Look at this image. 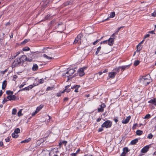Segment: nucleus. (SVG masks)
<instances>
[{"label": "nucleus", "mask_w": 156, "mask_h": 156, "mask_svg": "<svg viewBox=\"0 0 156 156\" xmlns=\"http://www.w3.org/2000/svg\"><path fill=\"white\" fill-rule=\"evenodd\" d=\"M120 69V68H119V66L118 68H116L115 69H114V70L115 71L114 72H116L117 73H119V70Z\"/></svg>", "instance_id": "f704fd0d"}, {"label": "nucleus", "mask_w": 156, "mask_h": 156, "mask_svg": "<svg viewBox=\"0 0 156 156\" xmlns=\"http://www.w3.org/2000/svg\"><path fill=\"white\" fill-rule=\"evenodd\" d=\"M117 73L116 72H111L109 73L108 76L110 78H113L115 76L116 74Z\"/></svg>", "instance_id": "4468645a"}, {"label": "nucleus", "mask_w": 156, "mask_h": 156, "mask_svg": "<svg viewBox=\"0 0 156 156\" xmlns=\"http://www.w3.org/2000/svg\"><path fill=\"white\" fill-rule=\"evenodd\" d=\"M108 70L107 69H106L102 71H101L100 72H99L98 73H97L96 74L97 75L98 74L100 76L103 73H107L108 72Z\"/></svg>", "instance_id": "412c9836"}, {"label": "nucleus", "mask_w": 156, "mask_h": 156, "mask_svg": "<svg viewBox=\"0 0 156 156\" xmlns=\"http://www.w3.org/2000/svg\"><path fill=\"white\" fill-rule=\"evenodd\" d=\"M103 129L102 128H100L99 129L98 131V132H101V131H103Z\"/></svg>", "instance_id": "13d9d810"}, {"label": "nucleus", "mask_w": 156, "mask_h": 156, "mask_svg": "<svg viewBox=\"0 0 156 156\" xmlns=\"http://www.w3.org/2000/svg\"><path fill=\"white\" fill-rule=\"evenodd\" d=\"M30 138H28V139L27 140H24L23 141H22L21 142V143H28L29 142L30 140Z\"/></svg>", "instance_id": "cd10ccee"}, {"label": "nucleus", "mask_w": 156, "mask_h": 156, "mask_svg": "<svg viewBox=\"0 0 156 156\" xmlns=\"http://www.w3.org/2000/svg\"><path fill=\"white\" fill-rule=\"evenodd\" d=\"M17 76L16 75H14L13 76V80H15V79H16L17 78Z\"/></svg>", "instance_id": "e2e57ef3"}, {"label": "nucleus", "mask_w": 156, "mask_h": 156, "mask_svg": "<svg viewBox=\"0 0 156 156\" xmlns=\"http://www.w3.org/2000/svg\"><path fill=\"white\" fill-rule=\"evenodd\" d=\"M130 118L131 116H129L127 117L126 119H123L122 120V122L123 124H126L129 122Z\"/></svg>", "instance_id": "9b49d317"}, {"label": "nucleus", "mask_w": 156, "mask_h": 156, "mask_svg": "<svg viewBox=\"0 0 156 156\" xmlns=\"http://www.w3.org/2000/svg\"><path fill=\"white\" fill-rule=\"evenodd\" d=\"M86 68V67H84L81 68L79 69L78 72L80 76H82L85 74L84 71Z\"/></svg>", "instance_id": "423d86ee"}, {"label": "nucleus", "mask_w": 156, "mask_h": 156, "mask_svg": "<svg viewBox=\"0 0 156 156\" xmlns=\"http://www.w3.org/2000/svg\"><path fill=\"white\" fill-rule=\"evenodd\" d=\"M101 48V47L100 46L97 49V51L96 52V54L97 55L98 53V52L100 51V50Z\"/></svg>", "instance_id": "c9c22d12"}, {"label": "nucleus", "mask_w": 156, "mask_h": 156, "mask_svg": "<svg viewBox=\"0 0 156 156\" xmlns=\"http://www.w3.org/2000/svg\"><path fill=\"white\" fill-rule=\"evenodd\" d=\"M108 44V41L107 40L105 41H102L101 43V44Z\"/></svg>", "instance_id": "c03bdc74"}, {"label": "nucleus", "mask_w": 156, "mask_h": 156, "mask_svg": "<svg viewBox=\"0 0 156 156\" xmlns=\"http://www.w3.org/2000/svg\"><path fill=\"white\" fill-rule=\"evenodd\" d=\"M44 80L43 79H40L39 81L40 83H42L44 82Z\"/></svg>", "instance_id": "a18cd8bd"}, {"label": "nucleus", "mask_w": 156, "mask_h": 156, "mask_svg": "<svg viewBox=\"0 0 156 156\" xmlns=\"http://www.w3.org/2000/svg\"><path fill=\"white\" fill-rule=\"evenodd\" d=\"M19 65H21L17 58L15 59L12 62V68L15 67Z\"/></svg>", "instance_id": "39448f33"}, {"label": "nucleus", "mask_w": 156, "mask_h": 156, "mask_svg": "<svg viewBox=\"0 0 156 156\" xmlns=\"http://www.w3.org/2000/svg\"><path fill=\"white\" fill-rule=\"evenodd\" d=\"M101 118H98L97 119V122H100V121H101Z\"/></svg>", "instance_id": "338daca9"}, {"label": "nucleus", "mask_w": 156, "mask_h": 156, "mask_svg": "<svg viewBox=\"0 0 156 156\" xmlns=\"http://www.w3.org/2000/svg\"><path fill=\"white\" fill-rule=\"evenodd\" d=\"M20 53V51H18L16 52V54L15 55H13L12 56V58L13 59L14 58H15L17 55H18Z\"/></svg>", "instance_id": "4c0bfd02"}, {"label": "nucleus", "mask_w": 156, "mask_h": 156, "mask_svg": "<svg viewBox=\"0 0 156 156\" xmlns=\"http://www.w3.org/2000/svg\"><path fill=\"white\" fill-rule=\"evenodd\" d=\"M137 126V124L136 123V124H134L133 127V129H134L136 128V126Z\"/></svg>", "instance_id": "603ef678"}, {"label": "nucleus", "mask_w": 156, "mask_h": 156, "mask_svg": "<svg viewBox=\"0 0 156 156\" xmlns=\"http://www.w3.org/2000/svg\"><path fill=\"white\" fill-rule=\"evenodd\" d=\"M13 92L12 91H10V101L15 100L16 99V97L14 95H12Z\"/></svg>", "instance_id": "dca6fc26"}, {"label": "nucleus", "mask_w": 156, "mask_h": 156, "mask_svg": "<svg viewBox=\"0 0 156 156\" xmlns=\"http://www.w3.org/2000/svg\"><path fill=\"white\" fill-rule=\"evenodd\" d=\"M20 130L19 128H17L16 129L13 133L18 134V133H20Z\"/></svg>", "instance_id": "a878e982"}, {"label": "nucleus", "mask_w": 156, "mask_h": 156, "mask_svg": "<svg viewBox=\"0 0 156 156\" xmlns=\"http://www.w3.org/2000/svg\"><path fill=\"white\" fill-rule=\"evenodd\" d=\"M149 36H150V35L149 34H147L145 36L144 38H147V37H149Z\"/></svg>", "instance_id": "4d7b16f0"}, {"label": "nucleus", "mask_w": 156, "mask_h": 156, "mask_svg": "<svg viewBox=\"0 0 156 156\" xmlns=\"http://www.w3.org/2000/svg\"><path fill=\"white\" fill-rule=\"evenodd\" d=\"M151 78L150 75H147L146 76H143L140 80L144 82L145 84L147 85L151 82Z\"/></svg>", "instance_id": "f257e3e1"}, {"label": "nucleus", "mask_w": 156, "mask_h": 156, "mask_svg": "<svg viewBox=\"0 0 156 156\" xmlns=\"http://www.w3.org/2000/svg\"><path fill=\"white\" fill-rule=\"evenodd\" d=\"M8 101H9V100H8L6 98H4L2 101V103L3 104H4L5 102H7Z\"/></svg>", "instance_id": "79ce46f5"}, {"label": "nucleus", "mask_w": 156, "mask_h": 156, "mask_svg": "<svg viewBox=\"0 0 156 156\" xmlns=\"http://www.w3.org/2000/svg\"><path fill=\"white\" fill-rule=\"evenodd\" d=\"M151 16H153V17L156 16V12H154L152 14Z\"/></svg>", "instance_id": "de8ad7c7"}, {"label": "nucleus", "mask_w": 156, "mask_h": 156, "mask_svg": "<svg viewBox=\"0 0 156 156\" xmlns=\"http://www.w3.org/2000/svg\"><path fill=\"white\" fill-rule=\"evenodd\" d=\"M80 87V86H77V87H76L75 88V90H74V91L76 92H78V88Z\"/></svg>", "instance_id": "ea45409f"}, {"label": "nucleus", "mask_w": 156, "mask_h": 156, "mask_svg": "<svg viewBox=\"0 0 156 156\" xmlns=\"http://www.w3.org/2000/svg\"><path fill=\"white\" fill-rule=\"evenodd\" d=\"M35 85H31L28 86V87L29 88V89H30L32 88Z\"/></svg>", "instance_id": "49530a36"}, {"label": "nucleus", "mask_w": 156, "mask_h": 156, "mask_svg": "<svg viewBox=\"0 0 156 156\" xmlns=\"http://www.w3.org/2000/svg\"><path fill=\"white\" fill-rule=\"evenodd\" d=\"M38 67L37 65L36 64H34L32 68V69L34 71L37 70L38 69Z\"/></svg>", "instance_id": "f3484780"}, {"label": "nucleus", "mask_w": 156, "mask_h": 156, "mask_svg": "<svg viewBox=\"0 0 156 156\" xmlns=\"http://www.w3.org/2000/svg\"><path fill=\"white\" fill-rule=\"evenodd\" d=\"M22 109H20V110L17 113L18 116L20 117L23 115V114L22 113Z\"/></svg>", "instance_id": "2f4dec72"}, {"label": "nucleus", "mask_w": 156, "mask_h": 156, "mask_svg": "<svg viewBox=\"0 0 156 156\" xmlns=\"http://www.w3.org/2000/svg\"><path fill=\"white\" fill-rule=\"evenodd\" d=\"M7 85V81L6 80H4L2 83V89H4L6 87Z\"/></svg>", "instance_id": "aec40b11"}, {"label": "nucleus", "mask_w": 156, "mask_h": 156, "mask_svg": "<svg viewBox=\"0 0 156 156\" xmlns=\"http://www.w3.org/2000/svg\"><path fill=\"white\" fill-rule=\"evenodd\" d=\"M129 65L125 66H119V68H120V69H121V70L122 71V72L125 69L129 68Z\"/></svg>", "instance_id": "2eb2a0df"}, {"label": "nucleus", "mask_w": 156, "mask_h": 156, "mask_svg": "<svg viewBox=\"0 0 156 156\" xmlns=\"http://www.w3.org/2000/svg\"><path fill=\"white\" fill-rule=\"evenodd\" d=\"M101 108H98V112H103L104 111V108L106 107V105L104 103H102L100 105Z\"/></svg>", "instance_id": "1a4fd4ad"}, {"label": "nucleus", "mask_w": 156, "mask_h": 156, "mask_svg": "<svg viewBox=\"0 0 156 156\" xmlns=\"http://www.w3.org/2000/svg\"><path fill=\"white\" fill-rule=\"evenodd\" d=\"M6 93L8 95H10V90L6 91Z\"/></svg>", "instance_id": "774afa93"}, {"label": "nucleus", "mask_w": 156, "mask_h": 156, "mask_svg": "<svg viewBox=\"0 0 156 156\" xmlns=\"http://www.w3.org/2000/svg\"><path fill=\"white\" fill-rule=\"evenodd\" d=\"M114 38H110L107 40L108 44L110 46H112L114 42Z\"/></svg>", "instance_id": "9d476101"}, {"label": "nucleus", "mask_w": 156, "mask_h": 156, "mask_svg": "<svg viewBox=\"0 0 156 156\" xmlns=\"http://www.w3.org/2000/svg\"><path fill=\"white\" fill-rule=\"evenodd\" d=\"M28 41L26 39L22 43V44H25V43H27L28 42Z\"/></svg>", "instance_id": "8fccbe9b"}, {"label": "nucleus", "mask_w": 156, "mask_h": 156, "mask_svg": "<svg viewBox=\"0 0 156 156\" xmlns=\"http://www.w3.org/2000/svg\"><path fill=\"white\" fill-rule=\"evenodd\" d=\"M17 112V110L15 108H14L12 109V114L13 115H15L16 114Z\"/></svg>", "instance_id": "c756f323"}, {"label": "nucleus", "mask_w": 156, "mask_h": 156, "mask_svg": "<svg viewBox=\"0 0 156 156\" xmlns=\"http://www.w3.org/2000/svg\"><path fill=\"white\" fill-rule=\"evenodd\" d=\"M21 65H23L25 61L27 60V58L25 55H22L21 57L17 58Z\"/></svg>", "instance_id": "20e7f679"}, {"label": "nucleus", "mask_w": 156, "mask_h": 156, "mask_svg": "<svg viewBox=\"0 0 156 156\" xmlns=\"http://www.w3.org/2000/svg\"><path fill=\"white\" fill-rule=\"evenodd\" d=\"M29 88L28 87H26L25 88H24L22 89V90H29Z\"/></svg>", "instance_id": "37998d69"}, {"label": "nucleus", "mask_w": 156, "mask_h": 156, "mask_svg": "<svg viewBox=\"0 0 156 156\" xmlns=\"http://www.w3.org/2000/svg\"><path fill=\"white\" fill-rule=\"evenodd\" d=\"M3 145V142L2 141L0 142V146H2Z\"/></svg>", "instance_id": "69168bd1"}, {"label": "nucleus", "mask_w": 156, "mask_h": 156, "mask_svg": "<svg viewBox=\"0 0 156 156\" xmlns=\"http://www.w3.org/2000/svg\"><path fill=\"white\" fill-rule=\"evenodd\" d=\"M30 48L29 47H27L23 49V50L24 51H28L29 50Z\"/></svg>", "instance_id": "58836bf2"}, {"label": "nucleus", "mask_w": 156, "mask_h": 156, "mask_svg": "<svg viewBox=\"0 0 156 156\" xmlns=\"http://www.w3.org/2000/svg\"><path fill=\"white\" fill-rule=\"evenodd\" d=\"M148 102L156 105V99H151L148 101Z\"/></svg>", "instance_id": "6ab92c4d"}, {"label": "nucleus", "mask_w": 156, "mask_h": 156, "mask_svg": "<svg viewBox=\"0 0 156 156\" xmlns=\"http://www.w3.org/2000/svg\"><path fill=\"white\" fill-rule=\"evenodd\" d=\"M67 142L66 141H63L62 142V144H64L65 145L66 144Z\"/></svg>", "instance_id": "3c124183"}, {"label": "nucleus", "mask_w": 156, "mask_h": 156, "mask_svg": "<svg viewBox=\"0 0 156 156\" xmlns=\"http://www.w3.org/2000/svg\"><path fill=\"white\" fill-rule=\"evenodd\" d=\"M77 86L78 85H74V86H72L71 87V88L72 89L75 88L76 87H77Z\"/></svg>", "instance_id": "864d4df0"}, {"label": "nucleus", "mask_w": 156, "mask_h": 156, "mask_svg": "<svg viewBox=\"0 0 156 156\" xmlns=\"http://www.w3.org/2000/svg\"><path fill=\"white\" fill-rule=\"evenodd\" d=\"M12 136L13 138H16L18 137L19 135L17 134L13 133L12 134Z\"/></svg>", "instance_id": "393cba45"}, {"label": "nucleus", "mask_w": 156, "mask_h": 156, "mask_svg": "<svg viewBox=\"0 0 156 156\" xmlns=\"http://www.w3.org/2000/svg\"><path fill=\"white\" fill-rule=\"evenodd\" d=\"M50 152L48 150H43L41 153L42 156H50Z\"/></svg>", "instance_id": "0eeeda50"}, {"label": "nucleus", "mask_w": 156, "mask_h": 156, "mask_svg": "<svg viewBox=\"0 0 156 156\" xmlns=\"http://www.w3.org/2000/svg\"><path fill=\"white\" fill-rule=\"evenodd\" d=\"M102 37L99 40H96L94 42H93V44L94 45H95L100 40H101L102 38Z\"/></svg>", "instance_id": "a19ab883"}, {"label": "nucleus", "mask_w": 156, "mask_h": 156, "mask_svg": "<svg viewBox=\"0 0 156 156\" xmlns=\"http://www.w3.org/2000/svg\"><path fill=\"white\" fill-rule=\"evenodd\" d=\"M70 85H68L66 86L65 87L66 92H67V93L69 92L70 91V89H68V88L69 87H70Z\"/></svg>", "instance_id": "c85d7f7f"}, {"label": "nucleus", "mask_w": 156, "mask_h": 156, "mask_svg": "<svg viewBox=\"0 0 156 156\" xmlns=\"http://www.w3.org/2000/svg\"><path fill=\"white\" fill-rule=\"evenodd\" d=\"M112 125V122L109 120L106 121L101 125L102 127L110 128Z\"/></svg>", "instance_id": "7ed1b4c3"}, {"label": "nucleus", "mask_w": 156, "mask_h": 156, "mask_svg": "<svg viewBox=\"0 0 156 156\" xmlns=\"http://www.w3.org/2000/svg\"><path fill=\"white\" fill-rule=\"evenodd\" d=\"M7 69H6L4 71H1V73H2V74H4L5 72H7Z\"/></svg>", "instance_id": "052dcab7"}, {"label": "nucleus", "mask_w": 156, "mask_h": 156, "mask_svg": "<svg viewBox=\"0 0 156 156\" xmlns=\"http://www.w3.org/2000/svg\"><path fill=\"white\" fill-rule=\"evenodd\" d=\"M115 16V12H113L111 13L110 16L109 17L113 18Z\"/></svg>", "instance_id": "7c9ffc66"}, {"label": "nucleus", "mask_w": 156, "mask_h": 156, "mask_svg": "<svg viewBox=\"0 0 156 156\" xmlns=\"http://www.w3.org/2000/svg\"><path fill=\"white\" fill-rule=\"evenodd\" d=\"M83 35L82 34H80L77 37L75 38L74 41L73 42V44H80L81 43V38L82 37Z\"/></svg>", "instance_id": "f03ea898"}, {"label": "nucleus", "mask_w": 156, "mask_h": 156, "mask_svg": "<svg viewBox=\"0 0 156 156\" xmlns=\"http://www.w3.org/2000/svg\"><path fill=\"white\" fill-rule=\"evenodd\" d=\"M151 115L149 114H147L144 117V119H148L151 117Z\"/></svg>", "instance_id": "72a5a7b5"}, {"label": "nucleus", "mask_w": 156, "mask_h": 156, "mask_svg": "<svg viewBox=\"0 0 156 156\" xmlns=\"http://www.w3.org/2000/svg\"><path fill=\"white\" fill-rule=\"evenodd\" d=\"M153 136V135L152 134L150 133L148 135L147 138L149 139H151L152 138Z\"/></svg>", "instance_id": "e433bc0d"}, {"label": "nucleus", "mask_w": 156, "mask_h": 156, "mask_svg": "<svg viewBox=\"0 0 156 156\" xmlns=\"http://www.w3.org/2000/svg\"><path fill=\"white\" fill-rule=\"evenodd\" d=\"M77 154V153H73L71 154V155L73 156H76Z\"/></svg>", "instance_id": "0e129e2a"}, {"label": "nucleus", "mask_w": 156, "mask_h": 156, "mask_svg": "<svg viewBox=\"0 0 156 156\" xmlns=\"http://www.w3.org/2000/svg\"><path fill=\"white\" fill-rule=\"evenodd\" d=\"M52 88H53L52 87H48L47 89V90H52Z\"/></svg>", "instance_id": "09e8293b"}, {"label": "nucleus", "mask_w": 156, "mask_h": 156, "mask_svg": "<svg viewBox=\"0 0 156 156\" xmlns=\"http://www.w3.org/2000/svg\"><path fill=\"white\" fill-rule=\"evenodd\" d=\"M25 84H25V83H24V84H22L20 86V88H21L23 87L24 86V85H25Z\"/></svg>", "instance_id": "6e6d98bb"}, {"label": "nucleus", "mask_w": 156, "mask_h": 156, "mask_svg": "<svg viewBox=\"0 0 156 156\" xmlns=\"http://www.w3.org/2000/svg\"><path fill=\"white\" fill-rule=\"evenodd\" d=\"M136 133L137 135H140L142 134L143 131L142 130H138L136 131Z\"/></svg>", "instance_id": "b1692460"}, {"label": "nucleus", "mask_w": 156, "mask_h": 156, "mask_svg": "<svg viewBox=\"0 0 156 156\" xmlns=\"http://www.w3.org/2000/svg\"><path fill=\"white\" fill-rule=\"evenodd\" d=\"M126 154L124 152H122L120 156H125Z\"/></svg>", "instance_id": "bf43d9fd"}, {"label": "nucleus", "mask_w": 156, "mask_h": 156, "mask_svg": "<svg viewBox=\"0 0 156 156\" xmlns=\"http://www.w3.org/2000/svg\"><path fill=\"white\" fill-rule=\"evenodd\" d=\"M138 139H135L132 140L130 142V144L132 145L135 144L138 141Z\"/></svg>", "instance_id": "a211bd4d"}, {"label": "nucleus", "mask_w": 156, "mask_h": 156, "mask_svg": "<svg viewBox=\"0 0 156 156\" xmlns=\"http://www.w3.org/2000/svg\"><path fill=\"white\" fill-rule=\"evenodd\" d=\"M149 146L147 145L144 147L141 150V152L143 153H145L148 150V149L149 148Z\"/></svg>", "instance_id": "ddd939ff"}, {"label": "nucleus", "mask_w": 156, "mask_h": 156, "mask_svg": "<svg viewBox=\"0 0 156 156\" xmlns=\"http://www.w3.org/2000/svg\"><path fill=\"white\" fill-rule=\"evenodd\" d=\"M128 148L127 147H125L123 148V152L125 154H126V153L129 151Z\"/></svg>", "instance_id": "5701e85b"}, {"label": "nucleus", "mask_w": 156, "mask_h": 156, "mask_svg": "<svg viewBox=\"0 0 156 156\" xmlns=\"http://www.w3.org/2000/svg\"><path fill=\"white\" fill-rule=\"evenodd\" d=\"M144 40H143L142 41L140 42L139 44L137 46V49L136 51L139 52L141 50L142 48V46H141V44H142L144 41Z\"/></svg>", "instance_id": "f8f14e48"}, {"label": "nucleus", "mask_w": 156, "mask_h": 156, "mask_svg": "<svg viewBox=\"0 0 156 156\" xmlns=\"http://www.w3.org/2000/svg\"><path fill=\"white\" fill-rule=\"evenodd\" d=\"M140 63V61L139 60H136L135 61L134 63V65L135 66H136L138 65H139V64Z\"/></svg>", "instance_id": "473e14b6"}, {"label": "nucleus", "mask_w": 156, "mask_h": 156, "mask_svg": "<svg viewBox=\"0 0 156 156\" xmlns=\"http://www.w3.org/2000/svg\"><path fill=\"white\" fill-rule=\"evenodd\" d=\"M43 107V105H40L38 107L35 111V113H37Z\"/></svg>", "instance_id": "4be33fe9"}, {"label": "nucleus", "mask_w": 156, "mask_h": 156, "mask_svg": "<svg viewBox=\"0 0 156 156\" xmlns=\"http://www.w3.org/2000/svg\"><path fill=\"white\" fill-rule=\"evenodd\" d=\"M43 56L44 57L48 59H51L52 58V57H49L48 56H47L45 54H44L43 55Z\"/></svg>", "instance_id": "bb28decb"}, {"label": "nucleus", "mask_w": 156, "mask_h": 156, "mask_svg": "<svg viewBox=\"0 0 156 156\" xmlns=\"http://www.w3.org/2000/svg\"><path fill=\"white\" fill-rule=\"evenodd\" d=\"M75 70L73 69H69L66 73L67 74V76H71L75 72Z\"/></svg>", "instance_id": "6e6552de"}, {"label": "nucleus", "mask_w": 156, "mask_h": 156, "mask_svg": "<svg viewBox=\"0 0 156 156\" xmlns=\"http://www.w3.org/2000/svg\"><path fill=\"white\" fill-rule=\"evenodd\" d=\"M114 120L115 122H116V123H117V122H118V119L117 118H115L114 119Z\"/></svg>", "instance_id": "680f3d73"}, {"label": "nucleus", "mask_w": 156, "mask_h": 156, "mask_svg": "<svg viewBox=\"0 0 156 156\" xmlns=\"http://www.w3.org/2000/svg\"><path fill=\"white\" fill-rule=\"evenodd\" d=\"M5 141L7 142H9L10 141V140H9V137H8L7 138L5 139Z\"/></svg>", "instance_id": "5fc2aeb1"}]
</instances>
